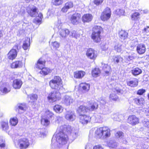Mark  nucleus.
<instances>
[{
  "instance_id": "412c9836",
  "label": "nucleus",
  "mask_w": 149,
  "mask_h": 149,
  "mask_svg": "<svg viewBox=\"0 0 149 149\" xmlns=\"http://www.w3.org/2000/svg\"><path fill=\"white\" fill-rule=\"evenodd\" d=\"M93 18V16L91 14H87L82 17V20L84 23L89 22L91 21Z\"/></svg>"
},
{
  "instance_id": "423d86ee",
  "label": "nucleus",
  "mask_w": 149,
  "mask_h": 149,
  "mask_svg": "<svg viewBox=\"0 0 149 149\" xmlns=\"http://www.w3.org/2000/svg\"><path fill=\"white\" fill-rule=\"evenodd\" d=\"M10 86L8 82L1 81L0 82V91L4 94H6L10 91Z\"/></svg>"
},
{
  "instance_id": "473e14b6",
  "label": "nucleus",
  "mask_w": 149,
  "mask_h": 149,
  "mask_svg": "<svg viewBox=\"0 0 149 149\" xmlns=\"http://www.w3.org/2000/svg\"><path fill=\"white\" fill-rule=\"evenodd\" d=\"M40 71V73L42 75H46L51 72L50 70L47 68L44 67Z\"/></svg>"
},
{
  "instance_id": "c9c22d12",
  "label": "nucleus",
  "mask_w": 149,
  "mask_h": 149,
  "mask_svg": "<svg viewBox=\"0 0 149 149\" xmlns=\"http://www.w3.org/2000/svg\"><path fill=\"white\" fill-rule=\"evenodd\" d=\"M30 38H27L26 40L25 41L23 44V48L24 50L27 49L30 45Z\"/></svg>"
},
{
  "instance_id": "c756f323",
  "label": "nucleus",
  "mask_w": 149,
  "mask_h": 149,
  "mask_svg": "<svg viewBox=\"0 0 149 149\" xmlns=\"http://www.w3.org/2000/svg\"><path fill=\"white\" fill-rule=\"evenodd\" d=\"M54 109L56 113H60L63 112V108L61 105L57 104L54 107Z\"/></svg>"
},
{
  "instance_id": "8fccbe9b",
  "label": "nucleus",
  "mask_w": 149,
  "mask_h": 149,
  "mask_svg": "<svg viewBox=\"0 0 149 149\" xmlns=\"http://www.w3.org/2000/svg\"><path fill=\"white\" fill-rule=\"evenodd\" d=\"M110 100L111 101H116L118 99V97L115 93H111L109 96Z\"/></svg>"
},
{
  "instance_id": "6ab92c4d",
  "label": "nucleus",
  "mask_w": 149,
  "mask_h": 149,
  "mask_svg": "<svg viewBox=\"0 0 149 149\" xmlns=\"http://www.w3.org/2000/svg\"><path fill=\"white\" fill-rule=\"evenodd\" d=\"M45 60L42 58H40L36 64L35 65V67L37 69H41L45 67Z\"/></svg>"
},
{
  "instance_id": "4468645a",
  "label": "nucleus",
  "mask_w": 149,
  "mask_h": 149,
  "mask_svg": "<svg viewBox=\"0 0 149 149\" xmlns=\"http://www.w3.org/2000/svg\"><path fill=\"white\" fill-rule=\"evenodd\" d=\"M91 117L87 115L80 116V122L83 125L87 124L91 120Z\"/></svg>"
},
{
  "instance_id": "5fc2aeb1",
  "label": "nucleus",
  "mask_w": 149,
  "mask_h": 149,
  "mask_svg": "<svg viewBox=\"0 0 149 149\" xmlns=\"http://www.w3.org/2000/svg\"><path fill=\"white\" fill-rule=\"evenodd\" d=\"M30 99L32 100L33 102L36 101L37 99V95L36 94H32L30 95L29 96Z\"/></svg>"
},
{
  "instance_id": "4c0bfd02",
  "label": "nucleus",
  "mask_w": 149,
  "mask_h": 149,
  "mask_svg": "<svg viewBox=\"0 0 149 149\" xmlns=\"http://www.w3.org/2000/svg\"><path fill=\"white\" fill-rule=\"evenodd\" d=\"M102 68L107 74H108L109 72L111 70L110 67L108 65L105 64H102Z\"/></svg>"
},
{
  "instance_id": "39448f33",
  "label": "nucleus",
  "mask_w": 149,
  "mask_h": 149,
  "mask_svg": "<svg viewBox=\"0 0 149 149\" xmlns=\"http://www.w3.org/2000/svg\"><path fill=\"white\" fill-rule=\"evenodd\" d=\"M61 94L58 91H53L51 92L48 95L47 98L50 102H54L61 98Z\"/></svg>"
},
{
  "instance_id": "ea45409f",
  "label": "nucleus",
  "mask_w": 149,
  "mask_h": 149,
  "mask_svg": "<svg viewBox=\"0 0 149 149\" xmlns=\"http://www.w3.org/2000/svg\"><path fill=\"white\" fill-rule=\"evenodd\" d=\"M100 71L99 69L96 68L93 70L92 74L93 77H97L100 75Z\"/></svg>"
},
{
  "instance_id": "4d7b16f0",
  "label": "nucleus",
  "mask_w": 149,
  "mask_h": 149,
  "mask_svg": "<svg viewBox=\"0 0 149 149\" xmlns=\"http://www.w3.org/2000/svg\"><path fill=\"white\" fill-rule=\"evenodd\" d=\"M110 112V111L107 107L104 108L102 109V113L104 114H107L109 113Z\"/></svg>"
},
{
  "instance_id": "cd10ccee",
  "label": "nucleus",
  "mask_w": 149,
  "mask_h": 149,
  "mask_svg": "<svg viewBox=\"0 0 149 149\" xmlns=\"http://www.w3.org/2000/svg\"><path fill=\"white\" fill-rule=\"evenodd\" d=\"M98 107V104L95 102L91 104L89 106L87 107L88 112L92 111L96 109Z\"/></svg>"
},
{
  "instance_id": "f3484780",
  "label": "nucleus",
  "mask_w": 149,
  "mask_h": 149,
  "mask_svg": "<svg viewBox=\"0 0 149 149\" xmlns=\"http://www.w3.org/2000/svg\"><path fill=\"white\" fill-rule=\"evenodd\" d=\"M77 111L80 116L86 114L88 112L87 107L83 105L80 106L78 108Z\"/></svg>"
},
{
  "instance_id": "774afa93",
  "label": "nucleus",
  "mask_w": 149,
  "mask_h": 149,
  "mask_svg": "<svg viewBox=\"0 0 149 149\" xmlns=\"http://www.w3.org/2000/svg\"><path fill=\"white\" fill-rule=\"evenodd\" d=\"M116 91L117 93H120L122 94L123 93V91L121 90L119 88H116Z\"/></svg>"
},
{
  "instance_id": "9b49d317",
  "label": "nucleus",
  "mask_w": 149,
  "mask_h": 149,
  "mask_svg": "<svg viewBox=\"0 0 149 149\" xmlns=\"http://www.w3.org/2000/svg\"><path fill=\"white\" fill-rule=\"evenodd\" d=\"M81 15L80 14L75 13L71 17L70 21L74 25L77 24L80 20Z\"/></svg>"
},
{
  "instance_id": "72a5a7b5",
  "label": "nucleus",
  "mask_w": 149,
  "mask_h": 149,
  "mask_svg": "<svg viewBox=\"0 0 149 149\" xmlns=\"http://www.w3.org/2000/svg\"><path fill=\"white\" fill-rule=\"evenodd\" d=\"M18 123V120L16 117H14L10 118L9 123L10 124L12 125L15 126L17 125Z\"/></svg>"
},
{
  "instance_id": "09e8293b",
  "label": "nucleus",
  "mask_w": 149,
  "mask_h": 149,
  "mask_svg": "<svg viewBox=\"0 0 149 149\" xmlns=\"http://www.w3.org/2000/svg\"><path fill=\"white\" fill-rule=\"evenodd\" d=\"M51 47L55 49L58 48L60 46V44L57 41L52 42L51 44Z\"/></svg>"
},
{
  "instance_id": "f257e3e1",
  "label": "nucleus",
  "mask_w": 149,
  "mask_h": 149,
  "mask_svg": "<svg viewBox=\"0 0 149 149\" xmlns=\"http://www.w3.org/2000/svg\"><path fill=\"white\" fill-rule=\"evenodd\" d=\"M61 128H57L55 146L52 144L51 149H68V145L66 144L68 140V136L62 132Z\"/></svg>"
},
{
  "instance_id": "f704fd0d",
  "label": "nucleus",
  "mask_w": 149,
  "mask_h": 149,
  "mask_svg": "<svg viewBox=\"0 0 149 149\" xmlns=\"http://www.w3.org/2000/svg\"><path fill=\"white\" fill-rule=\"evenodd\" d=\"M142 72V71L141 70L138 68L134 69L132 70V74L135 76L139 74Z\"/></svg>"
},
{
  "instance_id": "de8ad7c7",
  "label": "nucleus",
  "mask_w": 149,
  "mask_h": 149,
  "mask_svg": "<svg viewBox=\"0 0 149 149\" xmlns=\"http://www.w3.org/2000/svg\"><path fill=\"white\" fill-rule=\"evenodd\" d=\"M63 3V0H52V3L55 6H59Z\"/></svg>"
},
{
  "instance_id": "58836bf2",
  "label": "nucleus",
  "mask_w": 149,
  "mask_h": 149,
  "mask_svg": "<svg viewBox=\"0 0 149 149\" xmlns=\"http://www.w3.org/2000/svg\"><path fill=\"white\" fill-rule=\"evenodd\" d=\"M120 37L122 39H125L127 37V33L125 31H121L119 32Z\"/></svg>"
},
{
  "instance_id": "79ce46f5",
  "label": "nucleus",
  "mask_w": 149,
  "mask_h": 149,
  "mask_svg": "<svg viewBox=\"0 0 149 149\" xmlns=\"http://www.w3.org/2000/svg\"><path fill=\"white\" fill-rule=\"evenodd\" d=\"M0 124L3 130H6L8 129V125L7 121H2L1 122Z\"/></svg>"
},
{
  "instance_id": "69168bd1",
  "label": "nucleus",
  "mask_w": 149,
  "mask_h": 149,
  "mask_svg": "<svg viewBox=\"0 0 149 149\" xmlns=\"http://www.w3.org/2000/svg\"><path fill=\"white\" fill-rule=\"evenodd\" d=\"M96 120L97 122L101 118V116L100 114H96L95 116Z\"/></svg>"
},
{
  "instance_id": "aec40b11",
  "label": "nucleus",
  "mask_w": 149,
  "mask_h": 149,
  "mask_svg": "<svg viewBox=\"0 0 149 149\" xmlns=\"http://www.w3.org/2000/svg\"><path fill=\"white\" fill-rule=\"evenodd\" d=\"M85 72L82 71H77L74 72V77L76 79H81L85 75Z\"/></svg>"
},
{
  "instance_id": "13d9d810",
  "label": "nucleus",
  "mask_w": 149,
  "mask_h": 149,
  "mask_svg": "<svg viewBox=\"0 0 149 149\" xmlns=\"http://www.w3.org/2000/svg\"><path fill=\"white\" fill-rule=\"evenodd\" d=\"M98 101L102 104H104L106 103V100L102 97L99 99Z\"/></svg>"
},
{
  "instance_id": "338daca9",
  "label": "nucleus",
  "mask_w": 149,
  "mask_h": 149,
  "mask_svg": "<svg viewBox=\"0 0 149 149\" xmlns=\"http://www.w3.org/2000/svg\"><path fill=\"white\" fill-rule=\"evenodd\" d=\"M75 34H76V31H72L70 33V36L74 38L75 36Z\"/></svg>"
},
{
  "instance_id": "f03ea898",
  "label": "nucleus",
  "mask_w": 149,
  "mask_h": 149,
  "mask_svg": "<svg viewBox=\"0 0 149 149\" xmlns=\"http://www.w3.org/2000/svg\"><path fill=\"white\" fill-rule=\"evenodd\" d=\"M95 134L97 138L104 139L110 136V130L107 127H100L95 130Z\"/></svg>"
},
{
  "instance_id": "7ed1b4c3",
  "label": "nucleus",
  "mask_w": 149,
  "mask_h": 149,
  "mask_svg": "<svg viewBox=\"0 0 149 149\" xmlns=\"http://www.w3.org/2000/svg\"><path fill=\"white\" fill-rule=\"evenodd\" d=\"M49 84L51 88L53 89L61 91L63 89L62 79L59 76L54 77V78L50 81Z\"/></svg>"
},
{
  "instance_id": "4be33fe9",
  "label": "nucleus",
  "mask_w": 149,
  "mask_h": 149,
  "mask_svg": "<svg viewBox=\"0 0 149 149\" xmlns=\"http://www.w3.org/2000/svg\"><path fill=\"white\" fill-rule=\"evenodd\" d=\"M90 87V85L86 83H81L79 85L80 88L84 93L87 92L89 91Z\"/></svg>"
},
{
  "instance_id": "393cba45",
  "label": "nucleus",
  "mask_w": 149,
  "mask_h": 149,
  "mask_svg": "<svg viewBox=\"0 0 149 149\" xmlns=\"http://www.w3.org/2000/svg\"><path fill=\"white\" fill-rule=\"evenodd\" d=\"M23 65L22 62L21 61H17L13 63L11 65V67L13 68H20Z\"/></svg>"
},
{
  "instance_id": "6e6552de",
  "label": "nucleus",
  "mask_w": 149,
  "mask_h": 149,
  "mask_svg": "<svg viewBox=\"0 0 149 149\" xmlns=\"http://www.w3.org/2000/svg\"><path fill=\"white\" fill-rule=\"evenodd\" d=\"M16 49H18L17 44L15 45L13 49H11L8 54V58L10 60H13L15 58L17 55Z\"/></svg>"
},
{
  "instance_id": "f8f14e48",
  "label": "nucleus",
  "mask_w": 149,
  "mask_h": 149,
  "mask_svg": "<svg viewBox=\"0 0 149 149\" xmlns=\"http://www.w3.org/2000/svg\"><path fill=\"white\" fill-rule=\"evenodd\" d=\"M111 12L110 10H105L102 13L100 17L101 19L103 21H106L110 17Z\"/></svg>"
},
{
  "instance_id": "bb28decb",
  "label": "nucleus",
  "mask_w": 149,
  "mask_h": 149,
  "mask_svg": "<svg viewBox=\"0 0 149 149\" xmlns=\"http://www.w3.org/2000/svg\"><path fill=\"white\" fill-rule=\"evenodd\" d=\"M138 81L137 79L127 81V85L130 87H134L137 86L138 84Z\"/></svg>"
},
{
  "instance_id": "680f3d73",
  "label": "nucleus",
  "mask_w": 149,
  "mask_h": 149,
  "mask_svg": "<svg viewBox=\"0 0 149 149\" xmlns=\"http://www.w3.org/2000/svg\"><path fill=\"white\" fill-rule=\"evenodd\" d=\"M104 0H94V3L97 5H99Z\"/></svg>"
},
{
  "instance_id": "603ef678",
  "label": "nucleus",
  "mask_w": 149,
  "mask_h": 149,
  "mask_svg": "<svg viewBox=\"0 0 149 149\" xmlns=\"http://www.w3.org/2000/svg\"><path fill=\"white\" fill-rule=\"evenodd\" d=\"M140 14L138 12H135L131 16V19L132 20H135L138 18Z\"/></svg>"
},
{
  "instance_id": "20e7f679",
  "label": "nucleus",
  "mask_w": 149,
  "mask_h": 149,
  "mask_svg": "<svg viewBox=\"0 0 149 149\" xmlns=\"http://www.w3.org/2000/svg\"><path fill=\"white\" fill-rule=\"evenodd\" d=\"M93 31L91 35V38L93 41L96 42H100L101 39L100 33L102 28L100 26H95L93 28Z\"/></svg>"
},
{
  "instance_id": "2f4dec72",
  "label": "nucleus",
  "mask_w": 149,
  "mask_h": 149,
  "mask_svg": "<svg viewBox=\"0 0 149 149\" xmlns=\"http://www.w3.org/2000/svg\"><path fill=\"white\" fill-rule=\"evenodd\" d=\"M50 120L54 116L53 113L48 110H46L45 112V115L43 116Z\"/></svg>"
},
{
  "instance_id": "2eb2a0df",
  "label": "nucleus",
  "mask_w": 149,
  "mask_h": 149,
  "mask_svg": "<svg viewBox=\"0 0 149 149\" xmlns=\"http://www.w3.org/2000/svg\"><path fill=\"white\" fill-rule=\"evenodd\" d=\"M65 118L67 120L72 121L75 120L76 116L74 111H69L66 112Z\"/></svg>"
},
{
  "instance_id": "5701e85b",
  "label": "nucleus",
  "mask_w": 149,
  "mask_h": 149,
  "mask_svg": "<svg viewBox=\"0 0 149 149\" xmlns=\"http://www.w3.org/2000/svg\"><path fill=\"white\" fill-rule=\"evenodd\" d=\"M146 48L144 45L141 44L138 45L136 48V51L138 53L141 54H143L145 52Z\"/></svg>"
},
{
  "instance_id": "1a4fd4ad",
  "label": "nucleus",
  "mask_w": 149,
  "mask_h": 149,
  "mask_svg": "<svg viewBox=\"0 0 149 149\" xmlns=\"http://www.w3.org/2000/svg\"><path fill=\"white\" fill-rule=\"evenodd\" d=\"M86 55L89 58L92 60H95L97 57V52L91 48L89 49L87 51Z\"/></svg>"
},
{
  "instance_id": "c85d7f7f",
  "label": "nucleus",
  "mask_w": 149,
  "mask_h": 149,
  "mask_svg": "<svg viewBox=\"0 0 149 149\" xmlns=\"http://www.w3.org/2000/svg\"><path fill=\"white\" fill-rule=\"evenodd\" d=\"M43 18V15L41 13H40L33 21V22L36 23L40 24L41 23L42 19Z\"/></svg>"
},
{
  "instance_id": "864d4df0",
  "label": "nucleus",
  "mask_w": 149,
  "mask_h": 149,
  "mask_svg": "<svg viewBox=\"0 0 149 149\" xmlns=\"http://www.w3.org/2000/svg\"><path fill=\"white\" fill-rule=\"evenodd\" d=\"M108 146L110 147L113 148H116L117 146V143L112 141H110L108 144Z\"/></svg>"
},
{
  "instance_id": "e433bc0d",
  "label": "nucleus",
  "mask_w": 149,
  "mask_h": 149,
  "mask_svg": "<svg viewBox=\"0 0 149 149\" xmlns=\"http://www.w3.org/2000/svg\"><path fill=\"white\" fill-rule=\"evenodd\" d=\"M70 136L72 137V139L73 140H74L77 138L78 135V130H75L74 129L73 131L70 133Z\"/></svg>"
},
{
  "instance_id": "c03bdc74",
  "label": "nucleus",
  "mask_w": 149,
  "mask_h": 149,
  "mask_svg": "<svg viewBox=\"0 0 149 149\" xmlns=\"http://www.w3.org/2000/svg\"><path fill=\"white\" fill-rule=\"evenodd\" d=\"M114 49L118 52H120L122 50V45L120 44L116 43L114 47Z\"/></svg>"
},
{
  "instance_id": "a878e982",
  "label": "nucleus",
  "mask_w": 149,
  "mask_h": 149,
  "mask_svg": "<svg viewBox=\"0 0 149 149\" xmlns=\"http://www.w3.org/2000/svg\"><path fill=\"white\" fill-rule=\"evenodd\" d=\"M41 122L42 125L47 127L49 125L50 120L42 116L41 119Z\"/></svg>"
},
{
  "instance_id": "49530a36",
  "label": "nucleus",
  "mask_w": 149,
  "mask_h": 149,
  "mask_svg": "<svg viewBox=\"0 0 149 149\" xmlns=\"http://www.w3.org/2000/svg\"><path fill=\"white\" fill-rule=\"evenodd\" d=\"M113 60L115 63H118L119 62H123V59L120 56H117L113 57Z\"/></svg>"
},
{
  "instance_id": "3c124183",
  "label": "nucleus",
  "mask_w": 149,
  "mask_h": 149,
  "mask_svg": "<svg viewBox=\"0 0 149 149\" xmlns=\"http://www.w3.org/2000/svg\"><path fill=\"white\" fill-rule=\"evenodd\" d=\"M115 136L117 138L121 139L123 136V133L121 132H117L115 134Z\"/></svg>"
},
{
  "instance_id": "9d476101",
  "label": "nucleus",
  "mask_w": 149,
  "mask_h": 149,
  "mask_svg": "<svg viewBox=\"0 0 149 149\" xmlns=\"http://www.w3.org/2000/svg\"><path fill=\"white\" fill-rule=\"evenodd\" d=\"M58 127H61L62 132H63L65 134H67L68 136L74 130L73 129H72L71 126L69 125H61L60 124Z\"/></svg>"
},
{
  "instance_id": "0eeeda50",
  "label": "nucleus",
  "mask_w": 149,
  "mask_h": 149,
  "mask_svg": "<svg viewBox=\"0 0 149 149\" xmlns=\"http://www.w3.org/2000/svg\"><path fill=\"white\" fill-rule=\"evenodd\" d=\"M18 145L20 149H25L29 145V141L26 138L20 139L18 141Z\"/></svg>"
},
{
  "instance_id": "e2e57ef3",
  "label": "nucleus",
  "mask_w": 149,
  "mask_h": 149,
  "mask_svg": "<svg viewBox=\"0 0 149 149\" xmlns=\"http://www.w3.org/2000/svg\"><path fill=\"white\" fill-rule=\"evenodd\" d=\"M143 123L145 126L149 128V121L145 120L143 122Z\"/></svg>"
},
{
  "instance_id": "37998d69",
  "label": "nucleus",
  "mask_w": 149,
  "mask_h": 149,
  "mask_svg": "<svg viewBox=\"0 0 149 149\" xmlns=\"http://www.w3.org/2000/svg\"><path fill=\"white\" fill-rule=\"evenodd\" d=\"M28 13L31 17H35L38 14L37 10H28Z\"/></svg>"
},
{
  "instance_id": "a211bd4d",
  "label": "nucleus",
  "mask_w": 149,
  "mask_h": 149,
  "mask_svg": "<svg viewBox=\"0 0 149 149\" xmlns=\"http://www.w3.org/2000/svg\"><path fill=\"white\" fill-rule=\"evenodd\" d=\"M22 83V81L20 79H15L13 80L12 86L15 89H19L21 88Z\"/></svg>"
},
{
  "instance_id": "7c9ffc66",
  "label": "nucleus",
  "mask_w": 149,
  "mask_h": 149,
  "mask_svg": "<svg viewBox=\"0 0 149 149\" xmlns=\"http://www.w3.org/2000/svg\"><path fill=\"white\" fill-rule=\"evenodd\" d=\"M133 100L134 102L138 105L143 104L144 102V99L141 97L135 98Z\"/></svg>"
},
{
  "instance_id": "ddd939ff",
  "label": "nucleus",
  "mask_w": 149,
  "mask_h": 149,
  "mask_svg": "<svg viewBox=\"0 0 149 149\" xmlns=\"http://www.w3.org/2000/svg\"><path fill=\"white\" fill-rule=\"evenodd\" d=\"M74 101V99L72 96L66 95L63 98L62 102L66 105L69 106L72 104Z\"/></svg>"
},
{
  "instance_id": "a19ab883",
  "label": "nucleus",
  "mask_w": 149,
  "mask_h": 149,
  "mask_svg": "<svg viewBox=\"0 0 149 149\" xmlns=\"http://www.w3.org/2000/svg\"><path fill=\"white\" fill-rule=\"evenodd\" d=\"M18 107L19 110H21L23 111L22 112V113L25 111L27 109V105L25 103L19 104L18 105Z\"/></svg>"
},
{
  "instance_id": "0e129e2a",
  "label": "nucleus",
  "mask_w": 149,
  "mask_h": 149,
  "mask_svg": "<svg viewBox=\"0 0 149 149\" xmlns=\"http://www.w3.org/2000/svg\"><path fill=\"white\" fill-rule=\"evenodd\" d=\"M143 111H145V113L146 116H149V108H145L143 109Z\"/></svg>"
},
{
  "instance_id": "b1692460",
  "label": "nucleus",
  "mask_w": 149,
  "mask_h": 149,
  "mask_svg": "<svg viewBox=\"0 0 149 149\" xmlns=\"http://www.w3.org/2000/svg\"><path fill=\"white\" fill-rule=\"evenodd\" d=\"M69 30L67 29H61L59 31V34L62 38H66L70 33Z\"/></svg>"
},
{
  "instance_id": "6e6d98bb",
  "label": "nucleus",
  "mask_w": 149,
  "mask_h": 149,
  "mask_svg": "<svg viewBox=\"0 0 149 149\" xmlns=\"http://www.w3.org/2000/svg\"><path fill=\"white\" fill-rule=\"evenodd\" d=\"M136 57L135 54H132L131 55H129V56H127L126 59L128 61H130L134 59Z\"/></svg>"
},
{
  "instance_id": "dca6fc26",
  "label": "nucleus",
  "mask_w": 149,
  "mask_h": 149,
  "mask_svg": "<svg viewBox=\"0 0 149 149\" xmlns=\"http://www.w3.org/2000/svg\"><path fill=\"white\" fill-rule=\"evenodd\" d=\"M128 122L131 125H134L139 122V119L135 116L132 115L129 116L127 120Z\"/></svg>"
},
{
  "instance_id": "052dcab7",
  "label": "nucleus",
  "mask_w": 149,
  "mask_h": 149,
  "mask_svg": "<svg viewBox=\"0 0 149 149\" xmlns=\"http://www.w3.org/2000/svg\"><path fill=\"white\" fill-rule=\"evenodd\" d=\"M1 75H4V76H5L6 77H8V71L7 70H5L4 71L2 72L1 73Z\"/></svg>"
},
{
  "instance_id": "bf43d9fd",
  "label": "nucleus",
  "mask_w": 149,
  "mask_h": 149,
  "mask_svg": "<svg viewBox=\"0 0 149 149\" xmlns=\"http://www.w3.org/2000/svg\"><path fill=\"white\" fill-rule=\"evenodd\" d=\"M145 92V90L143 89H141L138 91L137 92V94L138 95H142Z\"/></svg>"
},
{
  "instance_id": "a18cd8bd",
  "label": "nucleus",
  "mask_w": 149,
  "mask_h": 149,
  "mask_svg": "<svg viewBox=\"0 0 149 149\" xmlns=\"http://www.w3.org/2000/svg\"><path fill=\"white\" fill-rule=\"evenodd\" d=\"M73 7V4L71 2H68L66 3L63 7L64 9H69L72 8Z\"/></svg>"
}]
</instances>
